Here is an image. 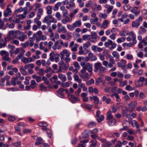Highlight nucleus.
I'll return each instance as SVG.
<instances>
[{"label":"nucleus","instance_id":"8","mask_svg":"<svg viewBox=\"0 0 147 147\" xmlns=\"http://www.w3.org/2000/svg\"><path fill=\"white\" fill-rule=\"evenodd\" d=\"M12 14V11L11 9L9 8L7 6L6 10L4 11L3 12V15L5 17H7L8 16L11 15Z\"/></svg>","mask_w":147,"mask_h":147},{"label":"nucleus","instance_id":"43","mask_svg":"<svg viewBox=\"0 0 147 147\" xmlns=\"http://www.w3.org/2000/svg\"><path fill=\"white\" fill-rule=\"evenodd\" d=\"M142 13L144 18L145 19H147V10H143L142 11Z\"/></svg>","mask_w":147,"mask_h":147},{"label":"nucleus","instance_id":"7","mask_svg":"<svg viewBox=\"0 0 147 147\" xmlns=\"http://www.w3.org/2000/svg\"><path fill=\"white\" fill-rule=\"evenodd\" d=\"M111 145V143L110 142L102 139V147H108Z\"/></svg>","mask_w":147,"mask_h":147},{"label":"nucleus","instance_id":"16","mask_svg":"<svg viewBox=\"0 0 147 147\" xmlns=\"http://www.w3.org/2000/svg\"><path fill=\"white\" fill-rule=\"evenodd\" d=\"M75 28L79 27L82 25V22L80 20H78L73 23Z\"/></svg>","mask_w":147,"mask_h":147},{"label":"nucleus","instance_id":"42","mask_svg":"<svg viewBox=\"0 0 147 147\" xmlns=\"http://www.w3.org/2000/svg\"><path fill=\"white\" fill-rule=\"evenodd\" d=\"M94 81L93 78H91L90 80L86 82V84L89 86L90 85L92 84H94Z\"/></svg>","mask_w":147,"mask_h":147},{"label":"nucleus","instance_id":"54","mask_svg":"<svg viewBox=\"0 0 147 147\" xmlns=\"http://www.w3.org/2000/svg\"><path fill=\"white\" fill-rule=\"evenodd\" d=\"M98 37L97 34L95 32L93 33L92 35H90V37H92L95 40Z\"/></svg>","mask_w":147,"mask_h":147},{"label":"nucleus","instance_id":"41","mask_svg":"<svg viewBox=\"0 0 147 147\" xmlns=\"http://www.w3.org/2000/svg\"><path fill=\"white\" fill-rule=\"evenodd\" d=\"M130 8V6L128 4H125L123 6V8L125 11H127L129 10Z\"/></svg>","mask_w":147,"mask_h":147},{"label":"nucleus","instance_id":"27","mask_svg":"<svg viewBox=\"0 0 147 147\" xmlns=\"http://www.w3.org/2000/svg\"><path fill=\"white\" fill-rule=\"evenodd\" d=\"M116 120L115 119H112L111 120H109L108 123L109 125L113 126L116 123Z\"/></svg>","mask_w":147,"mask_h":147},{"label":"nucleus","instance_id":"29","mask_svg":"<svg viewBox=\"0 0 147 147\" xmlns=\"http://www.w3.org/2000/svg\"><path fill=\"white\" fill-rule=\"evenodd\" d=\"M30 87L32 89H34L35 88V86L36 85V84L34 80H32L30 82Z\"/></svg>","mask_w":147,"mask_h":147},{"label":"nucleus","instance_id":"32","mask_svg":"<svg viewBox=\"0 0 147 147\" xmlns=\"http://www.w3.org/2000/svg\"><path fill=\"white\" fill-rule=\"evenodd\" d=\"M139 81L136 82V86H138V87H140V86H141V85L137 84L138 83H139L140 82H143L144 81H145V78L143 77H140L139 78Z\"/></svg>","mask_w":147,"mask_h":147},{"label":"nucleus","instance_id":"40","mask_svg":"<svg viewBox=\"0 0 147 147\" xmlns=\"http://www.w3.org/2000/svg\"><path fill=\"white\" fill-rule=\"evenodd\" d=\"M112 55L114 57H115L117 59H118L119 57V55L118 54L117 52L114 51L112 53Z\"/></svg>","mask_w":147,"mask_h":147},{"label":"nucleus","instance_id":"53","mask_svg":"<svg viewBox=\"0 0 147 147\" xmlns=\"http://www.w3.org/2000/svg\"><path fill=\"white\" fill-rule=\"evenodd\" d=\"M73 65L76 68L78 69H80V67L77 62L75 61L73 63Z\"/></svg>","mask_w":147,"mask_h":147},{"label":"nucleus","instance_id":"15","mask_svg":"<svg viewBox=\"0 0 147 147\" xmlns=\"http://www.w3.org/2000/svg\"><path fill=\"white\" fill-rule=\"evenodd\" d=\"M46 127V126L42 127V129L43 131H46L48 136L50 138H51L52 135L51 131L50 129H47Z\"/></svg>","mask_w":147,"mask_h":147},{"label":"nucleus","instance_id":"33","mask_svg":"<svg viewBox=\"0 0 147 147\" xmlns=\"http://www.w3.org/2000/svg\"><path fill=\"white\" fill-rule=\"evenodd\" d=\"M21 142L20 141H18L12 143V145L16 147H21Z\"/></svg>","mask_w":147,"mask_h":147},{"label":"nucleus","instance_id":"9","mask_svg":"<svg viewBox=\"0 0 147 147\" xmlns=\"http://www.w3.org/2000/svg\"><path fill=\"white\" fill-rule=\"evenodd\" d=\"M24 11L23 14L19 15L18 16L20 19H23L25 18L26 17V15L27 13V8L26 7L24 8Z\"/></svg>","mask_w":147,"mask_h":147},{"label":"nucleus","instance_id":"38","mask_svg":"<svg viewBox=\"0 0 147 147\" xmlns=\"http://www.w3.org/2000/svg\"><path fill=\"white\" fill-rule=\"evenodd\" d=\"M98 20L97 18H95L94 19L91 18L90 20V22L92 24H94L98 21Z\"/></svg>","mask_w":147,"mask_h":147},{"label":"nucleus","instance_id":"11","mask_svg":"<svg viewBox=\"0 0 147 147\" xmlns=\"http://www.w3.org/2000/svg\"><path fill=\"white\" fill-rule=\"evenodd\" d=\"M44 141L40 137H38L36 140L35 144L36 146H38L43 143Z\"/></svg>","mask_w":147,"mask_h":147},{"label":"nucleus","instance_id":"60","mask_svg":"<svg viewBox=\"0 0 147 147\" xmlns=\"http://www.w3.org/2000/svg\"><path fill=\"white\" fill-rule=\"evenodd\" d=\"M101 82V78H97L95 80V84L96 85H98L99 83Z\"/></svg>","mask_w":147,"mask_h":147},{"label":"nucleus","instance_id":"4","mask_svg":"<svg viewBox=\"0 0 147 147\" xmlns=\"http://www.w3.org/2000/svg\"><path fill=\"white\" fill-rule=\"evenodd\" d=\"M58 30L57 31L59 33L62 32L63 33H65L67 32V30H66L65 26H62L61 23L59 22L57 24Z\"/></svg>","mask_w":147,"mask_h":147},{"label":"nucleus","instance_id":"19","mask_svg":"<svg viewBox=\"0 0 147 147\" xmlns=\"http://www.w3.org/2000/svg\"><path fill=\"white\" fill-rule=\"evenodd\" d=\"M140 23L138 20H136L135 21L132 22V26L133 27H138L140 25Z\"/></svg>","mask_w":147,"mask_h":147},{"label":"nucleus","instance_id":"61","mask_svg":"<svg viewBox=\"0 0 147 147\" xmlns=\"http://www.w3.org/2000/svg\"><path fill=\"white\" fill-rule=\"evenodd\" d=\"M23 10V9L22 7H19V8L18 9L15 10V12L16 13H18L19 12H21Z\"/></svg>","mask_w":147,"mask_h":147},{"label":"nucleus","instance_id":"21","mask_svg":"<svg viewBox=\"0 0 147 147\" xmlns=\"http://www.w3.org/2000/svg\"><path fill=\"white\" fill-rule=\"evenodd\" d=\"M34 67V66L33 63L28 64L25 65L24 66V68L25 69H33Z\"/></svg>","mask_w":147,"mask_h":147},{"label":"nucleus","instance_id":"17","mask_svg":"<svg viewBox=\"0 0 147 147\" xmlns=\"http://www.w3.org/2000/svg\"><path fill=\"white\" fill-rule=\"evenodd\" d=\"M101 112L100 111L98 110L97 111L96 113V118L97 121L98 123L101 122V117L100 116V115Z\"/></svg>","mask_w":147,"mask_h":147},{"label":"nucleus","instance_id":"62","mask_svg":"<svg viewBox=\"0 0 147 147\" xmlns=\"http://www.w3.org/2000/svg\"><path fill=\"white\" fill-rule=\"evenodd\" d=\"M127 84V81L126 80H124L123 82H122L119 84V86L121 87H123Z\"/></svg>","mask_w":147,"mask_h":147},{"label":"nucleus","instance_id":"18","mask_svg":"<svg viewBox=\"0 0 147 147\" xmlns=\"http://www.w3.org/2000/svg\"><path fill=\"white\" fill-rule=\"evenodd\" d=\"M88 56L89 57V59H90V60L91 61H95L97 59L96 57L94 55L93 53H90L88 54Z\"/></svg>","mask_w":147,"mask_h":147},{"label":"nucleus","instance_id":"46","mask_svg":"<svg viewBox=\"0 0 147 147\" xmlns=\"http://www.w3.org/2000/svg\"><path fill=\"white\" fill-rule=\"evenodd\" d=\"M21 60L22 62L24 63H29V60L28 58H27L25 57H23L21 59Z\"/></svg>","mask_w":147,"mask_h":147},{"label":"nucleus","instance_id":"59","mask_svg":"<svg viewBox=\"0 0 147 147\" xmlns=\"http://www.w3.org/2000/svg\"><path fill=\"white\" fill-rule=\"evenodd\" d=\"M90 37V35L88 34L84 35L82 36V38L84 40H88Z\"/></svg>","mask_w":147,"mask_h":147},{"label":"nucleus","instance_id":"14","mask_svg":"<svg viewBox=\"0 0 147 147\" xmlns=\"http://www.w3.org/2000/svg\"><path fill=\"white\" fill-rule=\"evenodd\" d=\"M133 38L132 37V39L131 40L132 41V42H130L129 43H128L127 44V46L128 47H132L133 46H134V45L135 44H136L137 43V40H136V36L135 34V40L134 41L133 40Z\"/></svg>","mask_w":147,"mask_h":147},{"label":"nucleus","instance_id":"10","mask_svg":"<svg viewBox=\"0 0 147 147\" xmlns=\"http://www.w3.org/2000/svg\"><path fill=\"white\" fill-rule=\"evenodd\" d=\"M59 41H56L54 44V45L52 46L53 49L55 50L57 49L58 50L60 49L62 47L61 45L59 44Z\"/></svg>","mask_w":147,"mask_h":147},{"label":"nucleus","instance_id":"64","mask_svg":"<svg viewBox=\"0 0 147 147\" xmlns=\"http://www.w3.org/2000/svg\"><path fill=\"white\" fill-rule=\"evenodd\" d=\"M40 90H45L47 89V88L46 87L44 86L42 84H41L40 85Z\"/></svg>","mask_w":147,"mask_h":147},{"label":"nucleus","instance_id":"47","mask_svg":"<svg viewBox=\"0 0 147 147\" xmlns=\"http://www.w3.org/2000/svg\"><path fill=\"white\" fill-rule=\"evenodd\" d=\"M32 131V130L30 129H24L23 130V132L24 134H27L31 133Z\"/></svg>","mask_w":147,"mask_h":147},{"label":"nucleus","instance_id":"55","mask_svg":"<svg viewBox=\"0 0 147 147\" xmlns=\"http://www.w3.org/2000/svg\"><path fill=\"white\" fill-rule=\"evenodd\" d=\"M93 100H94V103L96 104H97L99 102V99L96 96H94V99Z\"/></svg>","mask_w":147,"mask_h":147},{"label":"nucleus","instance_id":"63","mask_svg":"<svg viewBox=\"0 0 147 147\" xmlns=\"http://www.w3.org/2000/svg\"><path fill=\"white\" fill-rule=\"evenodd\" d=\"M122 143L120 141H118L117 142V144L115 145V147H121Z\"/></svg>","mask_w":147,"mask_h":147},{"label":"nucleus","instance_id":"51","mask_svg":"<svg viewBox=\"0 0 147 147\" xmlns=\"http://www.w3.org/2000/svg\"><path fill=\"white\" fill-rule=\"evenodd\" d=\"M38 125L41 127H43L44 126H47L48 125L47 123L46 122H41L38 123Z\"/></svg>","mask_w":147,"mask_h":147},{"label":"nucleus","instance_id":"24","mask_svg":"<svg viewBox=\"0 0 147 147\" xmlns=\"http://www.w3.org/2000/svg\"><path fill=\"white\" fill-rule=\"evenodd\" d=\"M109 23V22L108 20H105L102 22V27L104 28H106L108 26V24Z\"/></svg>","mask_w":147,"mask_h":147},{"label":"nucleus","instance_id":"35","mask_svg":"<svg viewBox=\"0 0 147 147\" xmlns=\"http://www.w3.org/2000/svg\"><path fill=\"white\" fill-rule=\"evenodd\" d=\"M79 46V45L77 44H75L74 47H72L71 48V51L73 52H75L77 50V48Z\"/></svg>","mask_w":147,"mask_h":147},{"label":"nucleus","instance_id":"48","mask_svg":"<svg viewBox=\"0 0 147 147\" xmlns=\"http://www.w3.org/2000/svg\"><path fill=\"white\" fill-rule=\"evenodd\" d=\"M61 86L63 87H68L69 86V83L68 82H66L65 83H62L61 84Z\"/></svg>","mask_w":147,"mask_h":147},{"label":"nucleus","instance_id":"22","mask_svg":"<svg viewBox=\"0 0 147 147\" xmlns=\"http://www.w3.org/2000/svg\"><path fill=\"white\" fill-rule=\"evenodd\" d=\"M74 80L78 82V83H81L82 82V80L81 79L79 78V76L76 74H74L73 76Z\"/></svg>","mask_w":147,"mask_h":147},{"label":"nucleus","instance_id":"23","mask_svg":"<svg viewBox=\"0 0 147 147\" xmlns=\"http://www.w3.org/2000/svg\"><path fill=\"white\" fill-rule=\"evenodd\" d=\"M62 3L61 2H58L55 5V6L53 7V10L54 11H56L59 9V7L61 6V5Z\"/></svg>","mask_w":147,"mask_h":147},{"label":"nucleus","instance_id":"56","mask_svg":"<svg viewBox=\"0 0 147 147\" xmlns=\"http://www.w3.org/2000/svg\"><path fill=\"white\" fill-rule=\"evenodd\" d=\"M96 142V141L95 140H92L91 141L92 144L90 147H95Z\"/></svg>","mask_w":147,"mask_h":147},{"label":"nucleus","instance_id":"45","mask_svg":"<svg viewBox=\"0 0 147 147\" xmlns=\"http://www.w3.org/2000/svg\"><path fill=\"white\" fill-rule=\"evenodd\" d=\"M125 40V38L121 37V38H118L117 41L118 43H120L122 42H124Z\"/></svg>","mask_w":147,"mask_h":147},{"label":"nucleus","instance_id":"30","mask_svg":"<svg viewBox=\"0 0 147 147\" xmlns=\"http://www.w3.org/2000/svg\"><path fill=\"white\" fill-rule=\"evenodd\" d=\"M111 111H109L108 112L107 119V120H110L112 119L113 117V115H111Z\"/></svg>","mask_w":147,"mask_h":147},{"label":"nucleus","instance_id":"2","mask_svg":"<svg viewBox=\"0 0 147 147\" xmlns=\"http://www.w3.org/2000/svg\"><path fill=\"white\" fill-rule=\"evenodd\" d=\"M59 55L61 60H64L66 63L69 62L71 60L69 57L70 53L66 49H63L60 53Z\"/></svg>","mask_w":147,"mask_h":147},{"label":"nucleus","instance_id":"5","mask_svg":"<svg viewBox=\"0 0 147 147\" xmlns=\"http://www.w3.org/2000/svg\"><path fill=\"white\" fill-rule=\"evenodd\" d=\"M16 32H19L20 36H18V39L21 42L24 41L26 37V36L22 32L17 30Z\"/></svg>","mask_w":147,"mask_h":147},{"label":"nucleus","instance_id":"20","mask_svg":"<svg viewBox=\"0 0 147 147\" xmlns=\"http://www.w3.org/2000/svg\"><path fill=\"white\" fill-rule=\"evenodd\" d=\"M58 77L62 82H65L66 80V77L64 74H59L58 75Z\"/></svg>","mask_w":147,"mask_h":147},{"label":"nucleus","instance_id":"25","mask_svg":"<svg viewBox=\"0 0 147 147\" xmlns=\"http://www.w3.org/2000/svg\"><path fill=\"white\" fill-rule=\"evenodd\" d=\"M9 53L7 55H5L4 56H3L2 57V59L3 60H5V61H8V62H10L11 61V59L9 57Z\"/></svg>","mask_w":147,"mask_h":147},{"label":"nucleus","instance_id":"6","mask_svg":"<svg viewBox=\"0 0 147 147\" xmlns=\"http://www.w3.org/2000/svg\"><path fill=\"white\" fill-rule=\"evenodd\" d=\"M94 70L96 72L98 71H101V65L100 62L96 63H95Z\"/></svg>","mask_w":147,"mask_h":147},{"label":"nucleus","instance_id":"28","mask_svg":"<svg viewBox=\"0 0 147 147\" xmlns=\"http://www.w3.org/2000/svg\"><path fill=\"white\" fill-rule=\"evenodd\" d=\"M25 52V51L22 48H20V51L19 54L18 55V58H21L24 55V53Z\"/></svg>","mask_w":147,"mask_h":147},{"label":"nucleus","instance_id":"13","mask_svg":"<svg viewBox=\"0 0 147 147\" xmlns=\"http://www.w3.org/2000/svg\"><path fill=\"white\" fill-rule=\"evenodd\" d=\"M137 102L135 101L131 102L129 105V109L132 111L135 109L136 105L137 104Z\"/></svg>","mask_w":147,"mask_h":147},{"label":"nucleus","instance_id":"26","mask_svg":"<svg viewBox=\"0 0 147 147\" xmlns=\"http://www.w3.org/2000/svg\"><path fill=\"white\" fill-rule=\"evenodd\" d=\"M47 13L48 15H51L52 12V7L51 6L49 5L47 7Z\"/></svg>","mask_w":147,"mask_h":147},{"label":"nucleus","instance_id":"44","mask_svg":"<svg viewBox=\"0 0 147 147\" xmlns=\"http://www.w3.org/2000/svg\"><path fill=\"white\" fill-rule=\"evenodd\" d=\"M112 43H113V42L110 39H109L108 40V41L107 42H105V46L106 47H109V46L111 45L112 44Z\"/></svg>","mask_w":147,"mask_h":147},{"label":"nucleus","instance_id":"50","mask_svg":"<svg viewBox=\"0 0 147 147\" xmlns=\"http://www.w3.org/2000/svg\"><path fill=\"white\" fill-rule=\"evenodd\" d=\"M91 45L90 42H86V43L83 44V47L84 49H86L88 47Z\"/></svg>","mask_w":147,"mask_h":147},{"label":"nucleus","instance_id":"52","mask_svg":"<svg viewBox=\"0 0 147 147\" xmlns=\"http://www.w3.org/2000/svg\"><path fill=\"white\" fill-rule=\"evenodd\" d=\"M113 7L112 5H109L107 9V12L108 13H110L112 11Z\"/></svg>","mask_w":147,"mask_h":147},{"label":"nucleus","instance_id":"34","mask_svg":"<svg viewBox=\"0 0 147 147\" xmlns=\"http://www.w3.org/2000/svg\"><path fill=\"white\" fill-rule=\"evenodd\" d=\"M17 80V78L14 77L12 78L11 80V84L14 86H16V81Z\"/></svg>","mask_w":147,"mask_h":147},{"label":"nucleus","instance_id":"36","mask_svg":"<svg viewBox=\"0 0 147 147\" xmlns=\"http://www.w3.org/2000/svg\"><path fill=\"white\" fill-rule=\"evenodd\" d=\"M67 28L70 30L72 31L74 30L75 27L72 24L71 25L70 24H67Z\"/></svg>","mask_w":147,"mask_h":147},{"label":"nucleus","instance_id":"39","mask_svg":"<svg viewBox=\"0 0 147 147\" xmlns=\"http://www.w3.org/2000/svg\"><path fill=\"white\" fill-rule=\"evenodd\" d=\"M89 132L87 130H85L82 134L83 137L84 138H86L88 136Z\"/></svg>","mask_w":147,"mask_h":147},{"label":"nucleus","instance_id":"3","mask_svg":"<svg viewBox=\"0 0 147 147\" xmlns=\"http://www.w3.org/2000/svg\"><path fill=\"white\" fill-rule=\"evenodd\" d=\"M80 65L82 67L83 69L88 70V71L91 72L92 70V64L89 63H85L82 61L80 63Z\"/></svg>","mask_w":147,"mask_h":147},{"label":"nucleus","instance_id":"57","mask_svg":"<svg viewBox=\"0 0 147 147\" xmlns=\"http://www.w3.org/2000/svg\"><path fill=\"white\" fill-rule=\"evenodd\" d=\"M11 43L12 44H14L17 45H18L19 44V42L17 40H13L11 42Z\"/></svg>","mask_w":147,"mask_h":147},{"label":"nucleus","instance_id":"58","mask_svg":"<svg viewBox=\"0 0 147 147\" xmlns=\"http://www.w3.org/2000/svg\"><path fill=\"white\" fill-rule=\"evenodd\" d=\"M49 15L45 18H44V20H43L42 22L43 23H45L48 21H49Z\"/></svg>","mask_w":147,"mask_h":147},{"label":"nucleus","instance_id":"1","mask_svg":"<svg viewBox=\"0 0 147 147\" xmlns=\"http://www.w3.org/2000/svg\"><path fill=\"white\" fill-rule=\"evenodd\" d=\"M128 31L124 30L120 31L119 32L120 35L121 36H125L126 35H128V36L127 38V40L128 42H130L131 40V37L133 38V40H135V34L133 31H131L128 33Z\"/></svg>","mask_w":147,"mask_h":147},{"label":"nucleus","instance_id":"12","mask_svg":"<svg viewBox=\"0 0 147 147\" xmlns=\"http://www.w3.org/2000/svg\"><path fill=\"white\" fill-rule=\"evenodd\" d=\"M88 142V140L86 139L84 140H81L80 143L78 145L79 147H85L86 145L85 144Z\"/></svg>","mask_w":147,"mask_h":147},{"label":"nucleus","instance_id":"49","mask_svg":"<svg viewBox=\"0 0 147 147\" xmlns=\"http://www.w3.org/2000/svg\"><path fill=\"white\" fill-rule=\"evenodd\" d=\"M49 18L50 20L52 22L56 23L57 22V20L53 17L52 15H50Z\"/></svg>","mask_w":147,"mask_h":147},{"label":"nucleus","instance_id":"31","mask_svg":"<svg viewBox=\"0 0 147 147\" xmlns=\"http://www.w3.org/2000/svg\"><path fill=\"white\" fill-rule=\"evenodd\" d=\"M20 71L21 73L24 76L26 75L27 74V72L25 70V68H23V67L22 66V67L20 68Z\"/></svg>","mask_w":147,"mask_h":147},{"label":"nucleus","instance_id":"37","mask_svg":"<svg viewBox=\"0 0 147 147\" xmlns=\"http://www.w3.org/2000/svg\"><path fill=\"white\" fill-rule=\"evenodd\" d=\"M96 125V123L95 122L92 121L89 123L88 127L89 128H92Z\"/></svg>","mask_w":147,"mask_h":147}]
</instances>
